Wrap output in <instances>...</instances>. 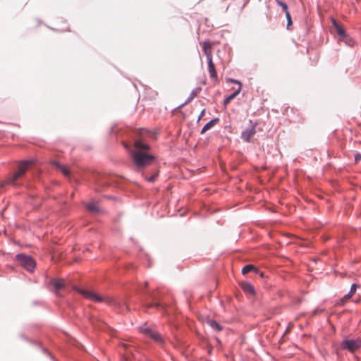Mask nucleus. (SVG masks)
<instances>
[{
    "mask_svg": "<svg viewBox=\"0 0 361 361\" xmlns=\"http://www.w3.org/2000/svg\"><path fill=\"white\" fill-rule=\"evenodd\" d=\"M134 147L135 150L131 152V157L137 170H142L156 159L154 155L147 153L150 149V146L141 140H135Z\"/></svg>",
    "mask_w": 361,
    "mask_h": 361,
    "instance_id": "f257e3e1",
    "label": "nucleus"
},
{
    "mask_svg": "<svg viewBox=\"0 0 361 361\" xmlns=\"http://www.w3.org/2000/svg\"><path fill=\"white\" fill-rule=\"evenodd\" d=\"M32 160H23L18 166L17 170L12 174L8 176L6 178V184L12 185L13 187L18 188L21 185L18 181L21 180L26 171L28 170L29 166L32 164Z\"/></svg>",
    "mask_w": 361,
    "mask_h": 361,
    "instance_id": "f03ea898",
    "label": "nucleus"
},
{
    "mask_svg": "<svg viewBox=\"0 0 361 361\" xmlns=\"http://www.w3.org/2000/svg\"><path fill=\"white\" fill-rule=\"evenodd\" d=\"M74 290L76 292L79 293L80 294L82 295L85 298L90 299L91 300H93L95 302H99L104 301L108 305L114 306V307H117L118 305H119L118 302H117L113 298H108L104 299L102 296H100L94 293H92L91 291L86 290H82V289H80L77 287H75Z\"/></svg>",
    "mask_w": 361,
    "mask_h": 361,
    "instance_id": "7ed1b4c3",
    "label": "nucleus"
},
{
    "mask_svg": "<svg viewBox=\"0 0 361 361\" xmlns=\"http://www.w3.org/2000/svg\"><path fill=\"white\" fill-rule=\"evenodd\" d=\"M209 42L208 41H205L202 45V49L207 57L208 72L209 73V76L211 78L216 79L217 73L216 71L214 63H213L211 48L209 47Z\"/></svg>",
    "mask_w": 361,
    "mask_h": 361,
    "instance_id": "20e7f679",
    "label": "nucleus"
},
{
    "mask_svg": "<svg viewBox=\"0 0 361 361\" xmlns=\"http://www.w3.org/2000/svg\"><path fill=\"white\" fill-rule=\"evenodd\" d=\"M20 265L29 272H32L36 267L34 259L29 255L18 253L15 256Z\"/></svg>",
    "mask_w": 361,
    "mask_h": 361,
    "instance_id": "39448f33",
    "label": "nucleus"
},
{
    "mask_svg": "<svg viewBox=\"0 0 361 361\" xmlns=\"http://www.w3.org/2000/svg\"><path fill=\"white\" fill-rule=\"evenodd\" d=\"M147 285H148V283L147 281H145L143 284V286H140V293L148 297V298L155 300L156 299L155 296L154 295V294L152 293L144 290V288H145L147 286ZM145 305L148 308L154 307V308L164 309L166 307L165 304L161 303L158 301H156V300H154L152 302L147 303Z\"/></svg>",
    "mask_w": 361,
    "mask_h": 361,
    "instance_id": "423d86ee",
    "label": "nucleus"
},
{
    "mask_svg": "<svg viewBox=\"0 0 361 361\" xmlns=\"http://www.w3.org/2000/svg\"><path fill=\"white\" fill-rule=\"evenodd\" d=\"M341 346L342 349L353 353L361 348V340L346 338L343 340Z\"/></svg>",
    "mask_w": 361,
    "mask_h": 361,
    "instance_id": "0eeeda50",
    "label": "nucleus"
},
{
    "mask_svg": "<svg viewBox=\"0 0 361 361\" xmlns=\"http://www.w3.org/2000/svg\"><path fill=\"white\" fill-rule=\"evenodd\" d=\"M140 331L143 333L147 336L149 337L158 343L162 344L164 343L163 338L160 334L157 331L153 330L149 327L140 326Z\"/></svg>",
    "mask_w": 361,
    "mask_h": 361,
    "instance_id": "6e6552de",
    "label": "nucleus"
},
{
    "mask_svg": "<svg viewBox=\"0 0 361 361\" xmlns=\"http://www.w3.org/2000/svg\"><path fill=\"white\" fill-rule=\"evenodd\" d=\"M255 126L256 123H255L250 128H247L242 131L240 137L243 141L246 142H249L250 141L251 137L256 133Z\"/></svg>",
    "mask_w": 361,
    "mask_h": 361,
    "instance_id": "1a4fd4ad",
    "label": "nucleus"
},
{
    "mask_svg": "<svg viewBox=\"0 0 361 361\" xmlns=\"http://www.w3.org/2000/svg\"><path fill=\"white\" fill-rule=\"evenodd\" d=\"M331 23L338 36L341 38H348V35H347L345 30L336 21V20L332 18Z\"/></svg>",
    "mask_w": 361,
    "mask_h": 361,
    "instance_id": "9d476101",
    "label": "nucleus"
},
{
    "mask_svg": "<svg viewBox=\"0 0 361 361\" xmlns=\"http://www.w3.org/2000/svg\"><path fill=\"white\" fill-rule=\"evenodd\" d=\"M201 90H202V88L200 87H197L196 88L193 89L192 90V92H190L188 99L185 101V102L180 105H179L177 108H181L183 106H185V104H187L188 102H190L191 100H192L194 99V97H196L197 95V94H199Z\"/></svg>",
    "mask_w": 361,
    "mask_h": 361,
    "instance_id": "9b49d317",
    "label": "nucleus"
},
{
    "mask_svg": "<svg viewBox=\"0 0 361 361\" xmlns=\"http://www.w3.org/2000/svg\"><path fill=\"white\" fill-rule=\"evenodd\" d=\"M240 286H241V288L242 290L246 293H249L250 295H255V288L253 287V286L248 283V282H243L241 284H240Z\"/></svg>",
    "mask_w": 361,
    "mask_h": 361,
    "instance_id": "f8f14e48",
    "label": "nucleus"
},
{
    "mask_svg": "<svg viewBox=\"0 0 361 361\" xmlns=\"http://www.w3.org/2000/svg\"><path fill=\"white\" fill-rule=\"evenodd\" d=\"M219 121V118H214L210 120L208 123H207L203 128H202L200 133L204 134L207 130L211 129L217 122Z\"/></svg>",
    "mask_w": 361,
    "mask_h": 361,
    "instance_id": "ddd939ff",
    "label": "nucleus"
},
{
    "mask_svg": "<svg viewBox=\"0 0 361 361\" xmlns=\"http://www.w3.org/2000/svg\"><path fill=\"white\" fill-rule=\"evenodd\" d=\"M252 271H253L256 274L259 273V270L252 264H247V265L244 266L242 269L243 274H248Z\"/></svg>",
    "mask_w": 361,
    "mask_h": 361,
    "instance_id": "4468645a",
    "label": "nucleus"
},
{
    "mask_svg": "<svg viewBox=\"0 0 361 361\" xmlns=\"http://www.w3.org/2000/svg\"><path fill=\"white\" fill-rule=\"evenodd\" d=\"M207 324L212 329H214L216 331H221L223 329L221 325L214 319H209L207 321Z\"/></svg>",
    "mask_w": 361,
    "mask_h": 361,
    "instance_id": "2eb2a0df",
    "label": "nucleus"
},
{
    "mask_svg": "<svg viewBox=\"0 0 361 361\" xmlns=\"http://www.w3.org/2000/svg\"><path fill=\"white\" fill-rule=\"evenodd\" d=\"M51 283L56 290H59L64 288V283L61 279H52Z\"/></svg>",
    "mask_w": 361,
    "mask_h": 361,
    "instance_id": "dca6fc26",
    "label": "nucleus"
},
{
    "mask_svg": "<svg viewBox=\"0 0 361 361\" xmlns=\"http://www.w3.org/2000/svg\"><path fill=\"white\" fill-rule=\"evenodd\" d=\"M159 173L158 170H155L151 176L144 175V177L147 181L154 183L157 180Z\"/></svg>",
    "mask_w": 361,
    "mask_h": 361,
    "instance_id": "f3484780",
    "label": "nucleus"
},
{
    "mask_svg": "<svg viewBox=\"0 0 361 361\" xmlns=\"http://www.w3.org/2000/svg\"><path fill=\"white\" fill-rule=\"evenodd\" d=\"M54 165H55L66 176H69V171L63 165H61L56 161H54L52 162Z\"/></svg>",
    "mask_w": 361,
    "mask_h": 361,
    "instance_id": "a211bd4d",
    "label": "nucleus"
},
{
    "mask_svg": "<svg viewBox=\"0 0 361 361\" xmlns=\"http://www.w3.org/2000/svg\"><path fill=\"white\" fill-rule=\"evenodd\" d=\"M240 92V90H236L231 94L226 97L224 100V104H226L229 103L232 99H233Z\"/></svg>",
    "mask_w": 361,
    "mask_h": 361,
    "instance_id": "6ab92c4d",
    "label": "nucleus"
},
{
    "mask_svg": "<svg viewBox=\"0 0 361 361\" xmlns=\"http://www.w3.org/2000/svg\"><path fill=\"white\" fill-rule=\"evenodd\" d=\"M276 4L281 7L283 11L286 13V12H288V6L286 3L282 1L281 0H275Z\"/></svg>",
    "mask_w": 361,
    "mask_h": 361,
    "instance_id": "aec40b11",
    "label": "nucleus"
},
{
    "mask_svg": "<svg viewBox=\"0 0 361 361\" xmlns=\"http://www.w3.org/2000/svg\"><path fill=\"white\" fill-rule=\"evenodd\" d=\"M87 209L92 212H97L99 211V208L93 202L88 203L87 204Z\"/></svg>",
    "mask_w": 361,
    "mask_h": 361,
    "instance_id": "412c9836",
    "label": "nucleus"
},
{
    "mask_svg": "<svg viewBox=\"0 0 361 361\" xmlns=\"http://www.w3.org/2000/svg\"><path fill=\"white\" fill-rule=\"evenodd\" d=\"M226 82L238 85V88L237 90H240V91H241L242 83L238 80L233 79V78H226Z\"/></svg>",
    "mask_w": 361,
    "mask_h": 361,
    "instance_id": "4be33fe9",
    "label": "nucleus"
},
{
    "mask_svg": "<svg viewBox=\"0 0 361 361\" xmlns=\"http://www.w3.org/2000/svg\"><path fill=\"white\" fill-rule=\"evenodd\" d=\"M358 287H360L359 285H357L356 283H353L351 285L350 289L349 292L348 293V294H350V297H353V295L355 293L356 290Z\"/></svg>",
    "mask_w": 361,
    "mask_h": 361,
    "instance_id": "5701e85b",
    "label": "nucleus"
},
{
    "mask_svg": "<svg viewBox=\"0 0 361 361\" xmlns=\"http://www.w3.org/2000/svg\"><path fill=\"white\" fill-rule=\"evenodd\" d=\"M351 297H350V294H345L342 298H341L339 300V301L337 302V305H344L345 301L348 299H350Z\"/></svg>",
    "mask_w": 361,
    "mask_h": 361,
    "instance_id": "b1692460",
    "label": "nucleus"
},
{
    "mask_svg": "<svg viewBox=\"0 0 361 361\" xmlns=\"http://www.w3.org/2000/svg\"><path fill=\"white\" fill-rule=\"evenodd\" d=\"M285 14H286V18L287 20V28H288L289 26H290L293 23L292 18H291V16H290V13L289 11L286 12Z\"/></svg>",
    "mask_w": 361,
    "mask_h": 361,
    "instance_id": "393cba45",
    "label": "nucleus"
},
{
    "mask_svg": "<svg viewBox=\"0 0 361 361\" xmlns=\"http://www.w3.org/2000/svg\"><path fill=\"white\" fill-rule=\"evenodd\" d=\"M355 163H357L361 161V154L360 152H357L354 156Z\"/></svg>",
    "mask_w": 361,
    "mask_h": 361,
    "instance_id": "a878e982",
    "label": "nucleus"
},
{
    "mask_svg": "<svg viewBox=\"0 0 361 361\" xmlns=\"http://www.w3.org/2000/svg\"><path fill=\"white\" fill-rule=\"evenodd\" d=\"M345 43L346 44H348V46H352L353 44H350V42H352V39L348 36V38H342Z\"/></svg>",
    "mask_w": 361,
    "mask_h": 361,
    "instance_id": "bb28decb",
    "label": "nucleus"
},
{
    "mask_svg": "<svg viewBox=\"0 0 361 361\" xmlns=\"http://www.w3.org/2000/svg\"><path fill=\"white\" fill-rule=\"evenodd\" d=\"M204 112H205V109H202L199 117H198V121H200L201 119V118L204 116Z\"/></svg>",
    "mask_w": 361,
    "mask_h": 361,
    "instance_id": "cd10ccee",
    "label": "nucleus"
},
{
    "mask_svg": "<svg viewBox=\"0 0 361 361\" xmlns=\"http://www.w3.org/2000/svg\"><path fill=\"white\" fill-rule=\"evenodd\" d=\"M6 180L5 182H0V189L3 188L4 187H5L6 185Z\"/></svg>",
    "mask_w": 361,
    "mask_h": 361,
    "instance_id": "c85d7f7f",
    "label": "nucleus"
},
{
    "mask_svg": "<svg viewBox=\"0 0 361 361\" xmlns=\"http://www.w3.org/2000/svg\"><path fill=\"white\" fill-rule=\"evenodd\" d=\"M123 145L126 149L128 148V145L126 143H123Z\"/></svg>",
    "mask_w": 361,
    "mask_h": 361,
    "instance_id": "c756f323",
    "label": "nucleus"
},
{
    "mask_svg": "<svg viewBox=\"0 0 361 361\" xmlns=\"http://www.w3.org/2000/svg\"><path fill=\"white\" fill-rule=\"evenodd\" d=\"M44 351L47 353V354H49V352L46 350V349H44Z\"/></svg>",
    "mask_w": 361,
    "mask_h": 361,
    "instance_id": "7c9ffc66",
    "label": "nucleus"
},
{
    "mask_svg": "<svg viewBox=\"0 0 361 361\" xmlns=\"http://www.w3.org/2000/svg\"><path fill=\"white\" fill-rule=\"evenodd\" d=\"M260 276H261L262 277H263V274H262V273H260Z\"/></svg>",
    "mask_w": 361,
    "mask_h": 361,
    "instance_id": "2f4dec72",
    "label": "nucleus"
}]
</instances>
